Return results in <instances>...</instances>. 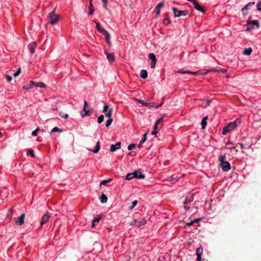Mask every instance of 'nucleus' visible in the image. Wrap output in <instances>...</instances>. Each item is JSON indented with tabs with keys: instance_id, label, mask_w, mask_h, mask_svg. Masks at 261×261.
<instances>
[{
	"instance_id": "1",
	"label": "nucleus",
	"mask_w": 261,
	"mask_h": 261,
	"mask_svg": "<svg viewBox=\"0 0 261 261\" xmlns=\"http://www.w3.org/2000/svg\"><path fill=\"white\" fill-rule=\"evenodd\" d=\"M225 160L226 156L225 155L220 156L219 161L221 167L224 171H227L230 169V165L227 161H226Z\"/></svg>"
},
{
	"instance_id": "2",
	"label": "nucleus",
	"mask_w": 261,
	"mask_h": 261,
	"mask_svg": "<svg viewBox=\"0 0 261 261\" xmlns=\"http://www.w3.org/2000/svg\"><path fill=\"white\" fill-rule=\"evenodd\" d=\"M237 120L230 122L227 125L223 127L222 134L225 135L232 131L237 126Z\"/></svg>"
},
{
	"instance_id": "3",
	"label": "nucleus",
	"mask_w": 261,
	"mask_h": 261,
	"mask_svg": "<svg viewBox=\"0 0 261 261\" xmlns=\"http://www.w3.org/2000/svg\"><path fill=\"white\" fill-rule=\"evenodd\" d=\"M93 109L88 106V102L85 100L84 105L83 108V112H84V114H83V117L85 116H90L93 112Z\"/></svg>"
},
{
	"instance_id": "4",
	"label": "nucleus",
	"mask_w": 261,
	"mask_h": 261,
	"mask_svg": "<svg viewBox=\"0 0 261 261\" xmlns=\"http://www.w3.org/2000/svg\"><path fill=\"white\" fill-rule=\"evenodd\" d=\"M146 220L144 218L140 217L132 221L130 225H135L136 227H140L144 225L146 223Z\"/></svg>"
},
{
	"instance_id": "5",
	"label": "nucleus",
	"mask_w": 261,
	"mask_h": 261,
	"mask_svg": "<svg viewBox=\"0 0 261 261\" xmlns=\"http://www.w3.org/2000/svg\"><path fill=\"white\" fill-rule=\"evenodd\" d=\"M54 9L51 12L48 14V18L49 19V23L52 25L56 24L59 20V16L55 13Z\"/></svg>"
},
{
	"instance_id": "6",
	"label": "nucleus",
	"mask_w": 261,
	"mask_h": 261,
	"mask_svg": "<svg viewBox=\"0 0 261 261\" xmlns=\"http://www.w3.org/2000/svg\"><path fill=\"white\" fill-rule=\"evenodd\" d=\"M172 10L174 13V17H178L182 16H186L188 14V10H178L177 8L173 7Z\"/></svg>"
},
{
	"instance_id": "7",
	"label": "nucleus",
	"mask_w": 261,
	"mask_h": 261,
	"mask_svg": "<svg viewBox=\"0 0 261 261\" xmlns=\"http://www.w3.org/2000/svg\"><path fill=\"white\" fill-rule=\"evenodd\" d=\"M246 25L248 26L247 28V31H250L252 29H254V26H256V28L258 29L259 28V24L257 20H254L249 22H247Z\"/></svg>"
},
{
	"instance_id": "8",
	"label": "nucleus",
	"mask_w": 261,
	"mask_h": 261,
	"mask_svg": "<svg viewBox=\"0 0 261 261\" xmlns=\"http://www.w3.org/2000/svg\"><path fill=\"white\" fill-rule=\"evenodd\" d=\"M102 112L106 113V116L109 117V118H111V117L112 115L113 110L112 109L109 108V106L107 105H105L103 106Z\"/></svg>"
},
{
	"instance_id": "9",
	"label": "nucleus",
	"mask_w": 261,
	"mask_h": 261,
	"mask_svg": "<svg viewBox=\"0 0 261 261\" xmlns=\"http://www.w3.org/2000/svg\"><path fill=\"white\" fill-rule=\"evenodd\" d=\"M193 194H189L185 199L184 202V204L185 205L184 208L185 210H188L189 209V207L187 206V204H188L190 202H191L193 200Z\"/></svg>"
},
{
	"instance_id": "10",
	"label": "nucleus",
	"mask_w": 261,
	"mask_h": 261,
	"mask_svg": "<svg viewBox=\"0 0 261 261\" xmlns=\"http://www.w3.org/2000/svg\"><path fill=\"white\" fill-rule=\"evenodd\" d=\"M24 217H25V214L24 213L21 214V215L20 216V217L14 219L15 223L18 225H22V224H24Z\"/></svg>"
},
{
	"instance_id": "11",
	"label": "nucleus",
	"mask_w": 261,
	"mask_h": 261,
	"mask_svg": "<svg viewBox=\"0 0 261 261\" xmlns=\"http://www.w3.org/2000/svg\"><path fill=\"white\" fill-rule=\"evenodd\" d=\"M50 217V216L48 215V212L44 214L41 220L40 224L41 226H43L44 224L47 223L49 221V219Z\"/></svg>"
},
{
	"instance_id": "12",
	"label": "nucleus",
	"mask_w": 261,
	"mask_h": 261,
	"mask_svg": "<svg viewBox=\"0 0 261 261\" xmlns=\"http://www.w3.org/2000/svg\"><path fill=\"white\" fill-rule=\"evenodd\" d=\"M203 252V248L201 246L199 247L196 249V255L197 261H201V255Z\"/></svg>"
},
{
	"instance_id": "13",
	"label": "nucleus",
	"mask_w": 261,
	"mask_h": 261,
	"mask_svg": "<svg viewBox=\"0 0 261 261\" xmlns=\"http://www.w3.org/2000/svg\"><path fill=\"white\" fill-rule=\"evenodd\" d=\"M177 72L182 73V74L189 73V74H192L194 75H197L199 74H202L200 71H198L196 72H192V71H184L183 69H180L179 70H178L177 71Z\"/></svg>"
},
{
	"instance_id": "14",
	"label": "nucleus",
	"mask_w": 261,
	"mask_h": 261,
	"mask_svg": "<svg viewBox=\"0 0 261 261\" xmlns=\"http://www.w3.org/2000/svg\"><path fill=\"white\" fill-rule=\"evenodd\" d=\"M121 147V142H119L117 143L115 145L112 144L110 146V151L111 152H114L118 149H119Z\"/></svg>"
},
{
	"instance_id": "15",
	"label": "nucleus",
	"mask_w": 261,
	"mask_h": 261,
	"mask_svg": "<svg viewBox=\"0 0 261 261\" xmlns=\"http://www.w3.org/2000/svg\"><path fill=\"white\" fill-rule=\"evenodd\" d=\"M107 58L110 62H113L115 60V58L113 53H109L107 51H105Z\"/></svg>"
},
{
	"instance_id": "16",
	"label": "nucleus",
	"mask_w": 261,
	"mask_h": 261,
	"mask_svg": "<svg viewBox=\"0 0 261 261\" xmlns=\"http://www.w3.org/2000/svg\"><path fill=\"white\" fill-rule=\"evenodd\" d=\"M35 85V82H34V81H30V83H27L25 85H23L22 88L23 89L28 90L31 89Z\"/></svg>"
},
{
	"instance_id": "17",
	"label": "nucleus",
	"mask_w": 261,
	"mask_h": 261,
	"mask_svg": "<svg viewBox=\"0 0 261 261\" xmlns=\"http://www.w3.org/2000/svg\"><path fill=\"white\" fill-rule=\"evenodd\" d=\"M135 178H137L139 179H144L145 177V175L143 174L141 171L139 170H135Z\"/></svg>"
},
{
	"instance_id": "18",
	"label": "nucleus",
	"mask_w": 261,
	"mask_h": 261,
	"mask_svg": "<svg viewBox=\"0 0 261 261\" xmlns=\"http://www.w3.org/2000/svg\"><path fill=\"white\" fill-rule=\"evenodd\" d=\"M210 71H213V72H217V73H220V72H222L223 73H226L227 72V70L226 69H211V70H207L206 72L203 73L202 74H206L207 73H208V72H210Z\"/></svg>"
},
{
	"instance_id": "19",
	"label": "nucleus",
	"mask_w": 261,
	"mask_h": 261,
	"mask_svg": "<svg viewBox=\"0 0 261 261\" xmlns=\"http://www.w3.org/2000/svg\"><path fill=\"white\" fill-rule=\"evenodd\" d=\"M194 6L196 10L201 12L202 13H204L205 12V10L202 8L197 2H194Z\"/></svg>"
},
{
	"instance_id": "20",
	"label": "nucleus",
	"mask_w": 261,
	"mask_h": 261,
	"mask_svg": "<svg viewBox=\"0 0 261 261\" xmlns=\"http://www.w3.org/2000/svg\"><path fill=\"white\" fill-rule=\"evenodd\" d=\"M103 35L105 36L106 38V41L107 43L109 45H111V42L110 41V35L109 33L107 31H103Z\"/></svg>"
},
{
	"instance_id": "21",
	"label": "nucleus",
	"mask_w": 261,
	"mask_h": 261,
	"mask_svg": "<svg viewBox=\"0 0 261 261\" xmlns=\"http://www.w3.org/2000/svg\"><path fill=\"white\" fill-rule=\"evenodd\" d=\"M254 4V2H250L248 3L244 8L242 9V12L244 13L245 10H247L249 8V7L253 6Z\"/></svg>"
},
{
	"instance_id": "22",
	"label": "nucleus",
	"mask_w": 261,
	"mask_h": 261,
	"mask_svg": "<svg viewBox=\"0 0 261 261\" xmlns=\"http://www.w3.org/2000/svg\"><path fill=\"white\" fill-rule=\"evenodd\" d=\"M100 148V142L99 141H98L96 143V145L94 149H91L90 151L93 152L95 153H96L99 151Z\"/></svg>"
},
{
	"instance_id": "23",
	"label": "nucleus",
	"mask_w": 261,
	"mask_h": 261,
	"mask_svg": "<svg viewBox=\"0 0 261 261\" xmlns=\"http://www.w3.org/2000/svg\"><path fill=\"white\" fill-rule=\"evenodd\" d=\"M140 76L143 79H145L148 76V73L146 70H141L140 73Z\"/></svg>"
},
{
	"instance_id": "24",
	"label": "nucleus",
	"mask_w": 261,
	"mask_h": 261,
	"mask_svg": "<svg viewBox=\"0 0 261 261\" xmlns=\"http://www.w3.org/2000/svg\"><path fill=\"white\" fill-rule=\"evenodd\" d=\"M161 106H162V103L156 105L155 102H150V103H147L146 107H148L149 108L156 107V108H158L160 107H161Z\"/></svg>"
},
{
	"instance_id": "25",
	"label": "nucleus",
	"mask_w": 261,
	"mask_h": 261,
	"mask_svg": "<svg viewBox=\"0 0 261 261\" xmlns=\"http://www.w3.org/2000/svg\"><path fill=\"white\" fill-rule=\"evenodd\" d=\"M101 217H99L98 218H95L93 221V222H92V224L91 225V227L92 228H93L96 225H97L98 224V223H99L100 220L101 219Z\"/></svg>"
},
{
	"instance_id": "26",
	"label": "nucleus",
	"mask_w": 261,
	"mask_h": 261,
	"mask_svg": "<svg viewBox=\"0 0 261 261\" xmlns=\"http://www.w3.org/2000/svg\"><path fill=\"white\" fill-rule=\"evenodd\" d=\"M135 172H133L132 173H129L128 174H127V175H126V177H125V179L126 180H130L134 178H135Z\"/></svg>"
},
{
	"instance_id": "27",
	"label": "nucleus",
	"mask_w": 261,
	"mask_h": 261,
	"mask_svg": "<svg viewBox=\"0 0 261 261\" xmlns=\"http://www.w3.org/2000/svg\"><path fill=\"white\" fill-rule=\"evenodd\" d=\"M207 119H208V117L205 116V117H203V119H202L201 124V127H202V129H204L205 128L206 125L207 124L206 120Z\"/></svg>"
},
{
	"instance_id": "28",
	"label": "nucleus",
	"mask_w": 261,
	"mask_h": 261,
	"mask_svg": "<svg viewBox=\"0 0 261 261\" xmlns=\"http://www.w3.org/2000/svg\"><path fill=\"white\" fill-rule=\"evenodd\" d=\"M100 201L102 203H106L108 201V197L105 194L102 193L100 196Z\"/></svg>"
},
{
	"instance_id": "29",
	"label": "nucleus",
	"mask_w": 261,
	"mask_h": 261,
	"mask_svg": "<svg viewBox=\"0 0 261 261\" xmlns=\"http://www.w3.org/2000/svg\"><path fill=\"white\" fill-rule=\"evenodd\" d=\"M252 51V49L250 47L247 48H245V49L243 51V54L245 55L249 56L251 54Z\"/></svg>"
},
{
	"instance_id": "30",
	"label": "nucleus",
	"mask_w": 261,
	"mask_h": 261,
	"mask_svg": "<svg viewBox=\"0 0 261 261\" xmlns=\"http://www.w3.org/2000/svg\"><path fill=\"white\" fill-rule=\"evenodd\" d=\"M96 28H97V30L99 32H100L102 34H103V31H106V30L100 26V25L99 23L96 22Z\"/></svg>"
},
{
	"instance_id": "31",
	"label": "nucleus",
	"mask_w": 261,
	"mask_h": 261,
	"mask_svg": "<svg viewBox=\"0 0 261 261\" xmlns=\"http://www.w3.org/2000/svg\"><path fill=\"white\" fill-rule=\"evenodd\" d=\"M35 86L40 87L42 88H45L46 85L44 83H43L42 82H38V83H35Z\"/></svg>"
},
{
	"instance_id": "32",
	"label": "nucleus",
	"mask_w": 261,
	"mask_h": 261,
	"mask_svg": "<svg viewBox=\"0 0 261 261\" xmlns=\"http://www.w3.org/2000/svg\"><path fill=\"white\" fill-rule=\"evenodd\" d=\"M149 59L152 61H157L156 57L153 53H150L149 54Z\"/></svg>"
},
{
	"instance_id": "33",
	"label": "nucleus",
	"mask_w": 261,
	"mask_h": 261,
	"mask_svg": "<svg viewBox=\"0 0 261 261\" xmlns=\"http://www.w3.org/2000/svg\"><path fill=\"white\" fill-rule=\"evenodd\" d=\"M148 131H147L146 133H145L143 136V138H142L141 140L140 141L141 144H143L147 139V135L148 134Z\"/></svg>"
},
{
	"instance_id": "34",
	"label": "nucleus",
	"mask_w": 261,
	"mask_h": 261,
	"mask_svg": "<svg viewBox=\"0 0 261 261\" xmlns=\"http://www.w3.org/2000/svg\"><path fill=\"white\" fill-rule=\"evenodd\" d=\"M103 120H104V116L103 115H101L98 117L97 122L99 124H100L103 121Z\"/></svg>"
},
{
	"instance_id": "35",
	"label": "nucleus",
	"mask_w": 261,
	"mask_h": 261,
	"mask_svg": "<svg viewBox=\"0 0 261 261\" xmlns=\"http://www.w3.org/2000/svg\"><path fill=\"white\" fill-rule=\"evenodd\" d=\"M112 178H109L107 180H103L100 182V186H101L102 185H106L107 183H109L112 181Z\"/></svg>"
},
{
	"instance_id": "36",
	"label": "nucleus",
	"mask_w": 261,
	"mask_h": 261,
	"mask_svg": "<svg viewBox=\"0 0 261 261\" xmlns=\"http://www.w3.org/2000/svg\"><path fill=\"white\" fill-rule=\"evenodd\" d=\"M137 204V200H134L132 203V205L130 206H129V210H132L136 206Z\"/></svg>"
},
{
	"instance_id": "37",
	"label": "nucleus",
	"mask_w": 261,
	"mask_h": 261,
	"mask_svg": "<svg viewBox=\"0 0 261 261\" xmlns=\"http://www.w3.org/2000/svg\"><path fill=\"white\" fill-rule=\"evenodd\" d=\"M113 122V119L112 118H109L106 122V126L107 127H109V126L111 125V124H112Z\"/></svg>"
},
{
	"instance_id": "38",
	"label": "nucleus",
	"mask_w": 261,
	"mask_h": 261,
	"mask_svg": "<svg viewBox=\"0 0 261 261\" xmlns=\"http://www.w3.org/2000/svg\"><path fill=\"white\" fill-rule=\"evenodd\" d=\"M94 9L92 7V5L91 4V3H90V6H89V15H92L94 12Z\"/></svg>"
},
{
	"instance_id": "39",
	"label": "nucleus",
	"mask_w": 261,
	"mask_h": 261,
	"mask_svg": "<svg viewBox=\"0 0 261 261\" xmlns=\"http://www.w3.org/2000/svg\"><path fill=\"white\" fill-rule=\"evenodd\" d=\"M136 147V144L134 143H132L130 145L128 146V149L129 150H131L133 149H134Z\"/></svg>"
},
{
	"instance_id": "40",
	"label": "nucleus",
	"mask_w": 261,
	"mask_h": 261,
	"mask_svg": "<svg viewBox=\"0 0 261 261\" xmlns=\"http://www.w3.org/2000/svg\"><path fill=\"white\" fill-rule=\"evenodd\" d=\"M164 5V2L159 3L155 7V9H161Z\"/></svg>"
},
{
	"instance_id": "41",
	"label": "nucleus",
	"mask_w": 261,
	"mask_h": 261,
	"mask_svg": "<svg viewBox=\"0 0 261 261\" xmlns=\"http://www.w3.org/2000/svg\"><path fill=\"white\" fill-rule=\"evenodd\" d=\"M59 115L60 116L64 119H66L68 117V115L67 114H63L62 112H60Z\"/></svg>"
},
{
	"instance_id": "42",
	"label": "nucleus",
	"mask_w": 261,
	"mask_h": 261,
	"mask_svg": "<svg viewBox=\"0 0 261 261\" xmlns=\"http://www.w3.org/2000/svg\"><path fill=\"white\" fill-rule=\"evenodd\" d=\"M39 130V127H37L35 130H34V131H33L32 133V135L33 136H34V137H36L37 136V133L38 132V130Z\"/></svg>"
},
{
	"instance_id": "43",
	"label": "nucleus",
	"mask_w": 261,
	"mask_h": 261,
	"mask_svg": "<svg viewBox=\"0 0 261 261\" xmlns=\"http://www.w3.org/2000/svg\"><path fill=\"white\" fill-rule=\"evenodd\" d=\"M256 7L258 11H261V1L257 3Z\"/></svg>"
},
{
	"instance_id": "44",
	"label": "nucleus",
	"mask_w": 261,
	"mask_h": 261,
	"mask_svg": "<svg viewBox=\"0 0 261 261\" xmlns=\"http://www.w3.org/2000/svg\"><path fill=\"white\" fill-rule=\"evenodd\" d=\"M163 23L168 25L170 23V20L169 18H166L164 20Z\"/></svg>"
},
{
	"instance_id": "45",
	"label": "nucleus",
	"mask_w": 261,
	"mask_h": 261,
	"mask_svg": "<svg viewBox=\"0 0 261 261\" xmlns=\"http://www.w3.org/2000/svg\"><path fill=\"white\" fill-rule=\"evenodd\" d=\"M62 130L57 127H55L52 129L51 132H61Z\"/></svg>"
},
{
	"instance_id": "46",
	"label": "nucleus",
	"mask_w": 261,
	"mask_h": 261,
	"mask_svg": "<svg viewBox=\"0 0 261 261\" xmlns=\"http://www.w3.org/2000/svg\"><path fill=\"white\" fill-rule=\"evenodd\" d=\"M29 48L30 50L31 54H34L35 53V47H33L32 45H29Z\"/></svg>"
},
{
	"instance_id": "47",
	"label": "nucleus",
	"mask_w": 261,
	"mask_h": 261,
	"mask_svg": "<svg viewBox=\"0 0 261 261\" xmlns=\"http://www.w3.org/2000/svg\"><path fill=\"white\" fill-rule=\"evenodd\" d=\"M20 72H21V69L20 68H19L18 70L16 71L14 74H13V76L14 77H16L18 75H19V74L20 73Z\"/></svg>"
},
{
	"instance_id": "48",
	"label": "nucleus",
	"mask_w": 261,
	"mask_h": 261,
	"mask_svg": "<svg viewBox=\"0 0 261 261\" xmlns=\"http://www.w3.org/2000/svg\"><path fill=\"white\" fill-rule=\"evenodd\" d=\"M137 101H138V102L141 103L142 106H146V105H147V102H144L142 100L137 99Z\"/></svg>"
},
{
	"instance_id": "49",
	"label": "nucleus",
	"mask_w": 261,
	"mask_h": 261,
	"mask_svg": "<svg viewBox=\"0 0 261 261\" xmlns=\"http://www.w3.org/2000/svg\"><path fill=\"white\" fill-rule=\"evenodd\" d=\"M236 147H239L242 149H245L246 148V147L242 144H241V143H239L238 144H237Z\"/></svg>"
},
{
	"instance_id": "50",
	"label": "nucleus",
	"mask_w": 261,
	"mask_h": 261,
	"mask_svg": "<svg viewBox=\"0 0 261 261\" xmlns=\"http://www.w3.org/2000/svg\"><path fill=\"white\" fill-rule=\"evenodd\" d=\"M156 61H151L150 63V67L152 68H154L155 66Z\"/></svg>"
},
{
	"instance_id": "51",
	"label": "nucleus",
	"mask_w": 261,
	"mask_h": 261,
	"mask_svg": "<svg viewBox=\"0 0 261 261\" xmlns=\"http://www.w3.org/2000/svg\"><path fill=\"white\" fill-rule=\"evenodd\" d=\"M6 79L8 82H10L12 80V77L9 75H6Z\"/></svg>"
},
{
	"instance_id": "52",
	"label": "nucleus",
	"mask_w": 261,
	"mask_h": 261,
	"mask_svg": "<svg viewBox=\"0 0 261 261\" xmlns=\"http://www.w3.org/2000/svg\"><path fill=\"white\" fill-rule=\"evenodd\" d=\"M163 118H160L159 119H158L156 122L155 123L156 124H161L162 123H163Z\"/></svg>"
},
{
	"instance_id": "53",
	"label": "nucleus",
	"mask_w": 261,
	"mask_h": 261,
	"mask_svg": "<svg viewBox=\"0 0 261 261\" xmlns=\"http://www.w3.org/2000/svg\"><path fill=\"white\" fill-rule=\"evenodd\" d=\"M160 14V9H156V16L155 17H157L158 15H159Z\"/></svg>"
},
{
	"instance_id": "54",
	"label": "nucleus",
	"mask_w": 261,
	"mask_h": 261,
	"mask_svg": "<svg viewBox=\"0 0 261 261\" xmlns=\"http://www.w3.org/2000/svg\"><path fill=\"white\" fill-rule=\"evenodd\" d=\"M30 45H32L33 47H36L37 46V43L36 42H33L32 44H30Z\"/></svg>"
},
{
	"instance_id": "55",
	"label": "nucleus",
	"mask_w": 261,
	"mask_h": 261,
	"mask_svg": "<svg viewBox=\"0 0 261 261\" xmlns=\"http://www.w3.org/2000/svg\"><path fill=\"white\" fill-rule=\"evenodd\" d=\"M157 133H158V132H157L156 130H153V131L152 132L151 134H152V135H156V134H157Z\"/></svg>"
},
{
	"instance_id": "56",
	"label": "nucleus",
	"mask_w": 261,
	"mask_h": 261,
	"mask_svg": "<svg viewBox=\"0 0 261 261\" xmlns=\"http://www.w3.org/2000/svg\"><path fill=\"white\" fill-rule=\"evenodd\" d=\"M29 151H30V153L32 157H34V154L33 151V150H29Z\"/></svg>"
},
{
	"instance_id": "57",
	"label": "nucleus",
	"mask_w": 261,
	"mask_h": 261,
	"mask_svg": "<svg viewBox=\"0 0 261 261\" xmlns=\"http://www.w3.org/2000/svg\"><path fill=\"white\" fill-rule=\"evenodd\" d=\"M200 219H195L194 220H193V221L194 223H197V222H198L200 221Z\"/></svg>"
},
{
	"instance_id": "58",
	"label": "nucleus",
	"mask_w": 261,
	"mask_h": 261,
	"mask_svg": "<svg viewBox=\"0 0 261 261\" xmlns=\"http://www.w3.org/2000/svg\"><path fill=\"white\" fill-rule=\"evenodd\" d=\"M159 124H156V123H155L154 126H153V129L154 130H156L157 128H158V125Z\"/></svg>"
},
{
	"instance_id": "59",
	"label": "nucleus",
	"mask_w": 261,
	"mask_h": 261,
	"mask_svg": "<svg viewBox=\"0 0 261 261\" xmlns=\"http://www.w3.org/2000/svg\"><path fill=\"white\" fill-rule=\"evenodd\" d=\"M107 1H105V2H103V7L105 8H107Z\"/></svg>"
},
{
	"instance_id": "60",
	"label": "nucleus",
	"mask_w": 261,
	"mask_h": 261,
	"mask_svg": "<svg viewBox=\"0 0 261 261\" xmlns=\"http://www.w3.org/2000/svg\"><path fill=\"white\" fill-rule=\"evenodd\" d=\"M193 224H194L193 221H191L190 222L187 223V225L190 226Z\"/></svg>"
},
{
	"instance_id": "61",
	"label": "nucleus",
	"mask_w": 261,
	"mask_h": 261,
	"mask_svg": "<svg viewBox=\"0 0 261 261\" xmlns=\"http://www.w3.org/2000/svg\"><path fill=\"white\" fill-rule=\"evenodd\" d=\"M188 1L189 2H192L193 3V5H194V2H197L195 0H188Z\"/></svg>"
},
{
	"instance_id": "62",
	"label": "nucleus",
	"mask_w": 261,
	"mask_h": 261,
	"mask_svg": "<svg viewBox=\"0 0 261 261\" xmlns=\"http://www.w3.org/2000/svg\"><path fill=\"white\" fill-rule=\"evenodd\" d=\"M142 144H141V142H140V143H139V144H138V147H139V148H141L142 147Z\"/></svg>"
},
{
	"instance_id": "63",
	"label": "nucleus",
	"mask_w": 261,
	"mask_h": 261,
	"mask_svg": "<svg viewBox=\"0 0 261 261\" xmlns=\"http://www.w3.org/2000/svg\"><path fill=\"white\" fill-rule=\"evenodd\" d=\"M10 211L11 212V213H12V212H13V208H11L10 209Z\"/></svg>"
},
{
	"instance_id": "64",
	"label": "nucleus",
	"mask_w": 261,
	"mask_h": 261,
	"mask_svg": "<svg viewBox=\"0 0 261 261\" xmlns=\"http://www.w3.org/2000/svg\"><path fill=\"white\" fill-rule=\"evenodd\" d=\"M103 2L106 1L107 0H101Z\"/></svg>"
}]
</instances>
